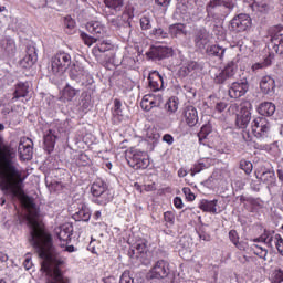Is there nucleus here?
<instances>
[{"mask_svg": "<svg viewBox=\"0 0 283 283\" xmlns=\"http://www.w3.org/2000/svg\"><path fill=\"white\" fill-rule=\"evenodd\" d=\"M6 126L0 123V132H3ZM25 177L23 172L19 169V164L17 163V151L10 145L3 143V137L0 136V189L4 193H11L13 198H18L24 205L25 209L29 211L27 218L28 224L31 229L30 238H52V235L41 226L36 220L39 216V210H36V205L25 191H23V182Z\"/></svg>", "mask_w": 283, "mask_h": 283, "instance_id": "nucleus-1", "label": "nucleus"}, {"mask_svg": "<svg viewBox=\"0 0 283 283\" xmlns=\"http://www.w3.org/2000/svg\"><path fill=\"white\" fill-rule=\"evenodd\" d=\"M71 65L72 55L65 51H59L50 60L49 74L59 78Z\"/></svg>", "mask_w": 283, "mask_h": 283, "instance_id": "nucleus-2", "label": "nucleus"}, {"mask_svg": "<svg viewBox=\"0 0 283 283\" xmlns=\"http://www.w3.org/2000/svg\"><path fill=\"white\" fill-rule=\"evenodd\" d=\"M91 192L95 197L94 202L96 205H102L103 207H105V205L108 202H112V198H114V196H112L107 189V184L101 179H97L93 182Z\"/></svg>", "mask_w": 283, "mask_h": 283, "instance_id": "nucleus-3", "label": "nucleus"}, {"mask_svg": "<svg viewBox=\"0 0 283 283\" xmlns=\"http://www.w3.org/2000/svg\"><path fill=\"white\" fill-rule=\"evenodd\" d=\"M224 8L233 10L235 4L231 0H210L206 6V11L208 17H211L212 19H220L224 17Z\"/></svg>", "mask_w": 283, "mask_h": 283, "instance_id": "nucleus-4", "label": "nucleus"}, {"mask_svg": "<svg viewBox=\"0 0 283 283\" xmlns=\"http://www.w3.org/2000/svg\"><path fill=\"white\" fill-rule=\"evenodd\" d=\"M126 160L133 169H147L149 167V155L138 149H132L126 154Z\"/></svg>", "mask_w": 283, "mask_h": 283, "instance_id": "nucleus-5", "label": "nucleus"}, {"mask_svg": "<svg viewBox=\"0 0 283 283\" xmlns=\"http://www.w3.org/2000/svg\"><path fill=\"white\" fill-rule=\"evenodd\" d=\"M270 44L269 46L276 54H283V27L276 25L270 29Z\"/></svg>", "mask_w": 283, "mask_h": 283, "instance_id": "nucleus-6", "label": "nucleus"}, {"mask_svg": "<svg viewBox=\"0 0 283 283\" xmlns=\"http://www.w3.org/2000/svg\"><path fill=\"white\" fill-rule=\"evenodd\" d=\"M251 127L255 138H266L269 132H271V124L264 117L254 118Z\"/></svg>", "mask_w": 283, "mask_h": 283, "instance_id": "nucleus-7", "label": "nucleus"}, {"mask_svg": "<svg viewBox=\"0 0 283 283\" xmlns=\"http://www.w3.org/2000/svg\"><path fill=\"white\" fill-rule=\"evenodd\" d=\"M169 275V262L159 260L148 272L149 280H165Z\"/></svg>", "mask_w": 283, "mask_h": 283, "instance_id": "nucleus-8", "label": "nucleus"}, {"mask_svg": "<svg viewBox=\"0 0 283 283\" xmlns=\"http://www.w3.org/2000/svg\"><path fill=\"white\" fill-rule=\"evenodd\" d=\"M230 28L233 32H247L251 28V17L247 13L235 15L230 22Z\"/></svg>", "mask_w": 283, "mask_h": 283, "instance_id": "nucleus-9", "label": "nucleus"}, {"mask_svg": "<svg viewBox=\"0 0 283 283\" xmlns=\"http://www.w3.org/2000/svg\"><path fill=\"white\" fill-rule=\"evenodd\" d=\"M235 72H238V65L235 64V62L228 63L226 67L216 75L214 83H217L218 85L227 83L229 78H233V76H235Z\"/></svg>", "mask_w": 283, "mask_h": 283, "instance_id": "nucleus-10", "label": "nucleus"}, {"mask_svg": "<svg viewBox=\"0 0 283 283\" xmlns=\"http://www.w3.org/2000/svg\"><path fill=\"white\" fill-rule=\"evenodd\" d=\"M247 92H249V82L247 80L233 82L228 90L230 98H242Z\"/></svg>", "mask_w": 283, "mask_h": 283, "instance_id": "nucleus-11", "label": "nucleus"}, {"mask_svg": "<svg viewBox=\"0 0 283 283\" xmlns=\"http://www.w3.org/2000/svg\"><path fill=\"white\" fill-rule=\"evenodd\" d=\"M210 34L209 31H207V28L200 27L195 29L193 32V43L196 48H199V50H205L207 45L209 44Z\"/></svg>", "mask_w": 283, "mask_h": 283, "instance_id": "nucleus-12", "label": "nucleus"}, {"mask_svg": "<svg viewBox=\"0 0 283 283\" xmlns=\"http://www.w3.org/2000/svg\"><path fill=\"white\" fill-rule=\"evenodd\" d=\"M163 105V95H154V94H148L145 95L142 99L140 107L145 112H151L154 107H160Z\"/></svg>", "mask_w": 283, "mask_h": 283, "instance_id": "nucleus-13", "label": "nucleus"}, {"mask_svg": "<svg viewBox=\"0 0 283 283\" xmlns=\"http://www.w3.org/2000/svg\"><path fill=\"white\" fill-rule=\"evenodd\" d=\"M90 72L81 64H73L70 70V78L76 83H83L85 78H90Z\"/></svg>", "mask_w": 283, "mask_h": 283, "instance_id": "nucleus-14", "label": "nucleus"}, {"mask_svg": "<svg viewBox=\"0 0 283 283\" xmlns=\"http://www.w3.org/2000/svg\"><path fill=\"white\" fill-rule=\"evenodd\" d=\"M149 88L153 92H160L165 87V76L160 75L158 71H151L148 75Z\"/></svg>", "mask_w": 283, "mask_h": 283, "instance_id": "nucleus-15", "label": "nucleus"}, {"mask_svg": "<svg viewBox=\"0 0 283 283\" xmlns=\"http://www.w3.org/2000/svg\"><path fill=\"white\" fill-rule=\"evenodd\" d=\"M55 233L61 242H71L74 227L72 223H64L55 229Z\"/></svg>", "mask_w": 283, "mask_h": 283, "instance_id": "nucleus-16", "label": "nucleus"}, {"mask_svg": "<svg viewBox=\"0 0 283 283\" xmlns=\"http://www.w3.org/2000/svg\"><path fill=\"white\" fill-rule=\"evenodd\" d=\"M182 117L188 127H196L198 125V111L193 106L184 108Z\"/></svg>", "mask_w": 283, "mask_h": 283, "instance_id": "nucleus-17", "label": "nucleus"}, {"mask_svg": "<svg viewBox=\"0 0 283 283\" xmlns=\"http://www.w3.org/2000/svg\"><path fill=\"white\" fill-rule=\"evenodd\" d=\"M125 15H117V17H108L107 21L112 28H115V30H120L123 28L128 32V34L132 33V24L123 19Z\"/></svg>", "mask_w": 283, "mask_h": 283, "instance_id": "nucleus-18", "label": "nucleus"}, {"mask_svg": "<svg viewBox=\"0 0 283 283\" xmlns=\"http://www.w3.org/2000/svg\"><path fill=\"white\" fill-rule=\"evenodd\" d=\"M260 90L263 94L273 96L275 94V80L269 75L263 76L260 82Z\"/></svg>", "mask_w": 283, "mask_h": 283, "instance_id": "nucleus-19", "label": "nucleus"}, {"mask_svg": "<svg viewBox=\"0 0 283 283\" xmlns=\"http://www.w3.org/2000/svg\"><path fill=\"white\" fill-rule=\"evenodd\" d=\"M249 123H251V111L247 107H241L240 114L237 115V127L240 129H247Z\"/></svg>", "mask_w": 283, "mask_h": 283, "instance_id": "nucleus-20", "label": "nucleus"}, {"mask_svg": "<svg viewBox=\"0 0 283 283\" xmlns=\"http://www.w3.org/2000/svg\"><path fill=\"white\" fill-rule=\"evenodd\" d=\"M149 59L163 61V59H169L171 56V49L167 46H157L148 53Z\"/></svg>", "mask_w": 283, "mask_h": 283, "instance_id": "nucleus-21", "label": "nucleus"}, {"mask_svg": "<svg viewBox=\"0 0 283 283\" xmlns=\"http://www.w3.org/2000/svg\"><path fill=\"white\" fill-rule=\"evenodd\" d=\"M29 140H21L19 144L18 154L21 160H32V145H30Z\"/></svg>", "mask_w": 283, "mask_h": 283, "instance_id": "nucleus-22", "label": "nucleus"}, {"mask_svg": "<svg viewBox=\"0 0 283 283\" xmlns=\"http://www.w3.org/2000/svg\"><path fill=\"white\" fill-rule=\"evenodd\" d=\"M72 218L73 220H76V222H90V219L92 218V211L87 206L82 203L78 211L75 212Z\"/></svg>", "mask_w": 283, "mask_h": 283, "instance_id": "nucleus-23", "label": "nucleus"}, {"mask_svg": "<svg viewBox=\"0 0 283 283\" xmlns=\"http://www.w3.org/2000/svg\"><path fill=\"white\" fill-rule=\"evenodd\" d=\"M251 9L253 10V12H256L258 14H269V12L273 10V6L271 4V2L266 0L254 1L251 4Z\"/></svg>", "mask_w": 283, "mask_h": 283, "instance_id": "nucleus-24", "label": "nucleus"}, {"mask_svg": "<svg viewBox=\"0 0 283 283\" xmlns=\"http://www.w3.org/2000/svg\"><path fill=\"white\" fill-rule=\"evenodd\" d=\"M169 34L174 39H182V36H187V25L182 23H176L169 27Z\"/></svg>", "mask_w": 283, "mask_h": 283, "instance_id": "nucleus-25", "label": "nucleus"}, {"mask_svg": "<svg viewBox=\"0 0 283 283\" xmlns=\"http://www.w3.org/2000/svg\"><path fill=\"white\" fill-rule=\"evenodd\" d=\"M123 103H120V99L115 98L114 99V109H113V122L115 125H118V123H123L125 120V115L123 114Z\"/></svg>", "mask_w": 283, "mask_h": 283, "instance_id": "nucleus-26", "label": "nucleus"}, {"mask_svg": "<svg viewBox=\"0 0 283 283\" xmlns=\"http://www.w3.org/2000/svg\"><path fill=\"white\" fill-rule=\"evenodd\" d=\"M55 145H56V132L49 129L44 134V147L49 154H51V151H54Z\"/></svg>", "mask_w": 283, "mask_h": 283, "instance_id": "nucleus-27", "label": "nucleus"}, {"mask_svg": "<svg viewBox=\"0 0 283 283\" xmlns=\"http://www.w3.org/2000/svg\"><path fill=\"white\" fill-rule=\"evenodd\" d=\"M256 178H259L261 182H264V185H268V187L275 185V172H273L272 170H266L263 172L258 171Z\"/></svg>", "mask_w": 283, "mask_h": 283, "instance_id": "nucleus-28", "label": "nucleus"}, {"mask_svg": "<svg viewBox=\"0 0 283 283\" xmlns=\"http://www.w3.org/2000/svg\"><path fill=\"white\" fill-rule=\"evenodd\" d=\"M28 94H30V84H28V82H21L15 87L13 101H19V98H25Z\"/></svg>", "mask_w": 283, "mask_h": 283, "instance_id": "nucleus-29", "label": "nucleus"}, {"mask_svg": "<svg viewBox=\"0 0 283 283\" xmlns=\"http://www.w3.org/2000/svg\"><path fill=\"white\" fill-rule=\"evenodd\" d=\"M86 30L90 34L96 36V34H103L105 32V25L101 21H90L86 23Z\"/></svg>", "mask_w": 283, "mask_h": 283, "instance_id": "nucleus-30", "label": "nucleus"}, {"mask_svg": "<svg viewBox=\"0 0 283 283\" xmlns=\"http://www.w3.org/2000/svg\"><path fill=\"white\" fill-rule=\"evenodd\" d=\"M208 56H216L217 59L222 60L224 56V52H227V48L220 46L219 44H212L206 50Z\"/></svg>", "mask_w": 283, "mask_h": 283, "instance_id": "nucleus-31", "label": "nucleus"}, {"mask_svg": "<svg viewBox=\"0 0 283 283\" xmlns=\"http://www.w3.org/2000/svg\"><path fill=\"white\" fill-rule=\"evenodd\" d=\"M199 209H201V211L216 214L218 213V200H201Z\"/></svg>", "mask_w": 283, "mask_h": 283, "instance_id": "nucleus-32", "label": "nucleus"}, {"mask_svg": "<svg viewBox=\"0 0 283 283\" xmlns=\"http://www.w3.org/2000/svg\"><path fill=\"white\" fill-rule=\"evenodd\" d=\"M258 112L261 116H273L275 114V104L273 102H263L259 105Z\"/></svg>", "mask_w": 283, "mask_h": 283, "instance_id": "nucleus-33", "label": "nucleus"}, {"mask_svg": "<svg viewBox=\"0 0 283 283\" xmlns=\"http://www.w3.org/2000/svg\"><path fill=\"white\" fill-rule=\"evenodd\" d=\"M147 251H149V248L147 247V241H138L135 244V250H133V253L134 255H136V258H139V260H145Z\"/></svg>", "mask_w": 283, "mask_h": 283, "instance_id": "nucleus-34", "label": "nucleus"}, {"mask_svg": "<svg viewBox=\"0 0 283 283\" xmlns=\"http://www.w3.org/2000/svg\"><path fill=\"white\" fill-rule=\"evenodd\" d=\"M104 4L114 12H120L125 6V0H104Z\"/></svg>", "mask_w": 283, "mask_h": 283, "instance_id": "nucleus-35", "label": "nucleus"}, {"mask_svg": "<svg viewBox=\"0 0 283 283\" xmlns=\"http://www.w3.org/2000/svg\"><path fill=\"white\" fill-rule=\"evenodd\" d=\"M0 45L2 48V50H4L6 53L8 54H14V50H15V44H14V40L12 39H3L0 42Z\"/></svg>", "mask_w": 283, "mask_h": 283, "instance_id": "nucleus-36", "label": "nucleus"}, {"mask_svg": "<svg viewBox=\"0 0 283 283\" xmlns=\"http://www.w3.org/2000/svg\"><path fill=\"white\" fill-rule=\"evenodd\" d=\"M210 134H211V125H209V124L203 125L201 127L200 132L198 133V138H199L200 145H207L205 139L208 138Z\"/></svg>", "mask_w": 283, "mask_h": 283, "instance_id": "nucleus-37", "label": "nucleus"}, {"mask_svg": "<svg viewBox=\"0 0 283 283\" xmlns=\"http://www.w3.org/2000/svg\"><path fill=\"white\" fill-rule=\"evenodd\" d=\"M78 92V90L72 87L70 84H66L63 90V98H65V101H73Z\"/></svg>", "mask_w": 283, "mask_h": 283, "instance_id": "nucleus-38", "label": "nucleus"}, {"mask_svg": "<svg viewBox=\"0 0 283 283\" xmlns=\"http://www.w3.org/2000/svg\"><path fill=\"white\" fill-rule=\"evenodd\" d=\"M178 98L177 97H170L167 103H166V111L169 114H176V112H178Z\"/></svg>", "mask_w": 283, "mask_h": 283, "instance_id": "nucleus-39", "label": "nucleus"}, {"mask_svg": "<svg viewBox=\"0 0 283 283\" xmlns=\"http://www.w3.org/2000/svg\"><path fill=\"white\" fill-rule=\"evenodd\" d=\"M80 36H81L82 41H84L85 45H87L88 48H91V45H94V43H96V41H98V39L91 36L85 32H81Z\"/></svg>", "mask_w": 283, "mask_h": 283, "instance_id": "nucleus-40", "label": "nucleus"}, {"mask_svg": "<svg viewBox=\"0 0 283 283\" xmlns=\"http://www.w3.org/2000/svg\"><path fill=\"white\" fill-rule=\"evenodd\" d=\"M150 36H154L155 39H167L169 34L167 33V31L163 30L161 28H158V29H153L150 31Z\"/></svg>", "mask_w": 283, "mask_h": 283, "instance_id": "nucleus-41", "label": "nucleus"}, {"mask_svg": "<svg viewBox=\"0 0 283 283\" xmlns=\"http://www.w3.org/2000/svg\"><path fill=\"white\" fill-rule=\"evenodd\" d=\"M34 63H36V60H34V57H31L30 55H25L20 61L21 67H24L25 70H28V67H32V65H34Z\"/></svg>", "mask_w": 283, "mask_h": 283, "instance_id": "nucleus-42", "label": "nucleus"}, {"mask_svg": "<svg viewBox=\"0 0 283 283\" xmlns=\"http://www.w3.org/2000/svg\"><path fill=\"white\" fill-rule=\"evenodd\" d=\"M240 169H242L244 174L249 175L251 171H253V164L249 160L242 159L240 161Z\"/></svg>", "mask_w": 283, "mask_h": 283, "instance_id": "nucleus-43", "label": "nucleus"}, {"mask_svg": "<svg viewBox=\"0 0 283 283\" xmlns=\"http://www.w3.org/2000/svg\"><path fill=\"white\" fill-rule=\"evenodd\" d=\"M109 50H112V44L107 43V42H102L98 43L95 48H94V52H109Z\"/></svg>", "mask_w": 283, "mask_h": 283, "instance_id": "nucleus-44", "label": "nucleus"}, {"mask_svg": "<svg viewBox=\"0 0 283 283\" xmlns=\"http://www.w3.org/2000/svg\"><path fill=\"white\" fill-rule=\"evenodd\" d=\"M274 240H275V247L277 249V252L280 253V255H283V239H282V235L281 234H275Z\"/></svg>", "mask_w": 283, "mask_h": 283, "instance_id": "nucleus-45", "label": "nucleus"}, {"mask_svg": "<svg viewBox=\"0 0 283 283\" xmlns=\"http://www.w3.org/2000/svg\"><path fill=\"white\" fill-rule=\"evenodd\" d=\"M140 27H142V30H151V20L149 19V17L147 15L142 17Z\"/></svg>", "mask_w": 283, "mask_h": 283, "instance_id": "nucleus-46", "label": "nucleus"}, {"mask_svg": "<svg viewBox=\"0 0 283 283\" xmlns=\"http://www.w3.org/2000/svg\"><path fill=\"white\" fill-rule=\"evenodd\" d=\"M271 65V57L265 59L264 63H255L252 65V72H258V70H262V67H266Z\"/></svg>", "mask_w": 283, "mask_h": 283, "instance_id": "nucleus-47", "label": "nucleus"}, {"mask_svg": "<svg viewBox=\"0 0 283 283\" xmlns=\"http://www.w3.org/2000/svg\"><path fill=\"white\" fill-rule=\"evenodd\" d=\"M254 249H259L260 252H255L256 255H259V258H262L263 260H266V255H269V251H266V249L258 245V244H253Z\"/></svg>", "mask_w": 283, "mask_h": 283, "instance_id": "nucleus-48", "label": "nucleus"}, {"mask_svg": "<svg viewBox=\"0 0 283 283\" xmlns=\"http://www.w3.org/2000/svg\"><path fill=\"white\" fill-rule=\"evenodd\" d=\"M119 283H134V279L129 275V271H125L122 274Z\"/></svg>", "mask_w": 283, "mask_h": 283, "instance_id": "nucleus-49", "label": "nucleus"}, {"mask_svg": "<svg viewBox=\"0 0 283 283\" xmlns=\"http://www.w3.org/2000/svg\"><path fill=\"white\" fill-rule=\"evenodd\" d=\"M27 56H30L31 59H34L35 61H38L36 48H34L33 45H28Z\"/></svg>", "mask_w": 283, "mask_h": 283, "instance_id": "nucleus-50", "label": "nucleus"}, {"mask_svg": "<svg viewBox=\"0 0 283 283\" xmlns=\"http://www.w3.org/2000/svg\"><path fill=\"white\" fill-rule=\"evenodd\" d=\"M253 136H255L252 132H249L247 129L243 128L242 130V138L245 143H251V140H253Z\"/></svg>", "mask_w": 283, "mask_h": 283, "instance_id": "nucleus-51", "label": "nucleus"}, {"mask_svg": "<svg viewBox=\"0 0 283 283\" xmlns=\"http://www.w3.org/2000/svg\"><path fill=\"white\" fill-rule=\"evenodd\" d=\"M181 6H184L186 10H193V8H196V0H181Z\"/></svg>", "mask_w": 283, "mask_h": 283, "instance_id": "nucleus-52", "label": "nucleus"}, {"mask_svg": "<svg viewBox=\"0 0 283 283\" xmlns=\"http://www.w3.org/2000/svg\"><path fill=\"white\" fill-rule=\"evenodd\" d=\"M193 70H198L197 62H189L188 65L184 67L185 74H189L190 72H193Z\"/></svg>", "mask_w": 283, "mask_h": 283, "instance_id": "nucleus-53", "label": "nucleus"}, {"mask_svg": "<svg viewBox=\"0 0 283 283\" xmlns=\"http://www.w3.org/2000/svg\"><path fill=\"white\" fill-rule=\"evenodd\" d=\"M229 238L233 244H238V242H240V237L238 235V231L235 230H230Z\"/></svg>", "mask_w": 283, "mask_h": 283, "instance_id": "nucleus-54", "label": "nucleus"}, {"mask_svg": "<svg viewBox=\"0 0 283 283\" xmlns=\"http://www.w3.org/2000/svg\"><path fill=\"white\" fill-rule=\"evenodd\" d=\"M164 220L165 222H169L170 224H174V220H176V216L171 211H167L164 213Z\"/></svg>", "mask_w": 283, "mask_h": 283, "instance_id": "nucleus-55", "label": "nucleus"}, {"mask_svg": "<svg viewBox=\"0 0 283 283\" xmlns=\"http://www.w3.org/2000/svg\"><path fill=\"white\" fill-rule=\"evenodd\" d=\"M182 192L185 193L186 198L190 201L196 200V195H193V192H191V188H182Z\"/></svg>", "mask_w": 283, "mask_h": 283, "instance_id": "nucleus-56", "label": "nucleus"}, {"mask_svg": "<svg viewBox=\"0 0 283 283\" xmlns=\"http://www.w3.org/2000/svg\"><path fill=\"white\" fill-rule=\"evenodd\" d=\"M214 109L219 113L224 112V109H227V103L224 102H218L214 106Z\"/></svg>", "mask_w": 283, "mask_h": 283, "instance_id": "nucleus-57", "label": "nucleus"}, {"mask_svg": "<svg viewBox=\"0 0 283 283\" xmlns=\"http://www.w3.org/2000/svg\"><path fill=\"white\" fill-rule=\"evenodd\" d=\"M65 25H66V28H69V30H72V29H74V25H76V22H74V19L66 17Z\"/></svg>", "mask_w": 283, "mask_h": 283, "instance_id": "nucleus-58", "label": "nucleus"}, {"mask_svg": "<svg viewBox=\"0 0 283 283\" xmlns=\"http://www.w3.org/2000/svg\"><path fill=\"white\" fill-rule=\"evenodd\" d=\"M192 169H195V174H200V171L207 169V166L203 163H199L196 164Z\"/></svg>", "mask_w": 283, "mask_h": 283, "instance_id": "nucleus-59", "label": "nucleus"}, {"mask_svg": "<svg viewBox=\"0 0 283 283\" xmlns=\"http://www.w3.org/2000/svg\"><path fill=\"white\" fill-rule=\"evenodd\" d=\"M234 247H237L239 251H247L249 249V244L240 241H237V243H234Z\"/></svg>", "mask_w": 283, "mask_h": 283, "instance_id": "nucleus-60", "label": "nucleus"}, {"mask_svg": "<svg viewBox=\"0 0 283 283\" xmlns=\"http://www.w3.org/2000/svg\"><path fill=\"white\" fill-rule=\"evenodd\" d=\"M163 142L167 143V145H174V136H171L170 134H165L163 136Z\"/></svg>", "mask_w": 283, "mask_h": 283, "instance_id": "nucleus-61", "label": "nucleus"}, {"mask_svg": "<svg viewBox=\"0 0 283 283\" xmlns=\"http://www.w3.org/2000/svg\"><path fill=\"white\" fill-rule=\"evenodd\" d=\"M275 280L279 283L283 282V271H282V269H279V270L275 271Z\"/></svg>", "mask_w": 283, "mask_h": 283, "instance_id": "nucleus-62", "label": "nucleus"}, {"mask_svg": "<svg viewBox=\"0 0 283 283\" xmlns=\"http://www.w3.org/2000/svg\"><path fill=\"white\" fill-rule=\"evenodd\" d=\"M174 205H175L176 209H182V207H184L182 199L180 197H176L174 199Z\"/></svg>", "mask_w": 283, "mask_h": 283, "instance_id": "nucleus-63", "label": "nucleus"}, {"mask_svg": "<svg viewBox=\"0 0 283 283\" xmlns=\"http://www.w3.org/2000/svg\"><path fill=\"white\" fill-rule=\"evenodd\" d=\"M266 240H269V234H262L261 237L253 239L252 242H264L265 243Z\"/></svg>", "mask_w": 283, "mask_h": 283, "instance_id": "nucleus-64", "label": "nucleus"}]
</instances>
